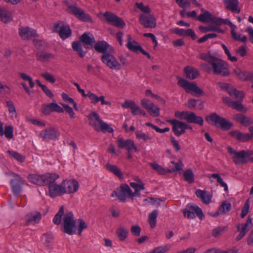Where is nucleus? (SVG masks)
<instances>
[{
	"instance_id": "f257e3e1",
	"label": "nucleus",
	"mask_w": 253,
	"mask_h": 253,
	"mask_svg": "<svg viewBox=\"0 0 253 253\" xmlns=\"http://www.w3.org/2000/svg\"><path fill=\"white\" fill-rule=\"evenodd\" d=\"M80 41H74L72 44V47L74 51H75L80 57L83 58L85 55L86 52L83 50L82 45L83 43L84 45L85 49H88V46L92 45L95 42L93 35L89 32L84 33L79 38Z\"/></svg>"
},
{
	"instance_id": "f03ea898",
	"label": "nucleus",
	"mask_w": 253,
	"mask_h": 253,
	"mask_svg": "<svg viewBox=\"0 0 253 253\" xmlns=\"http://www.w3.org/2000/svg\"><path fill=\"white\" fill-rule=\"evenodd\" d=\"M210 65L212 69V73L216 75H221L223 77L228 76L230 72L228 70V65L223 60L214 57L211 62Z\"/></svg>"
},
{
	"instance_id": "7ed1b4c3",
	"label": "nucleus",
	"mask_w": 253,
	"mask_h": 253,
	"mask_svg": "<svg viewBox=\"0 0 253 253\" xmlns=\"http://www.w3.org/2000/svg\"><path fill=\"white\" fill-rule=\"evenodd\" d=\"M227 151L232 156L231 159L233 161L235 164L239 165L247 163L248 161L246 159L253 155V151L252 150L237 152L229 146L227 147Z\"/></svg>"
},
{
	"instance_id": "20e7f679",
	"label": "nucleus",
	"mask_w": 253,
	"mask_h": 253,
	"mask_svg": "<svg viewBox=\"0 0 253 253\" xmlns=\"http://www.w3.org/2000/svg\"><path fill=\"white\" fill-rule=\"evenodd\" d=\"M63 228L65 233L72 235L76 233V220L72 211L66 212L63 217Z\"/></svg>"
},
{
	"instance_id": "39448f33",
	"label": "nucleus",
	"mask_w": 253,
	"mask_h": 253,
	"mask_svg": "<svg viewBox=\"0 0 253 253\" xmlns=\"http://www.w3.org/2000/svg\"><path fill=\"white\" fill-rule=\"evenodd\" d=\"M209 119L213 123V125L217 127H220L223 130H228L233 126V124L228 121L226 119L222 118L215 113H211L207 120Z\"/></svg>"
},
{
	"instance_id": "423d86ee",
	"label": "nucleus",
	"mask_w": 253,
	"mask_h": 253,
	"mask_svg": "<svg viewBox=\"0 0 253 253\" xmlns=\"http://www.w3.org/2000/svg\"><path fill=\"white\" fill-rule=\"evenodd\" d=\"M73 84L77 87L78 91L82 93V96L84 97H88L91 100V103L96 104L99 101L102 105H106L111 106V103L105 100V97L103 95L100 96H97L95 94L88 91L87 94H85L84 89L81 88L80 85L77 83H73Z\"/></svg>"
},
{
	"instance_id": "0eeeda50",
	"label": "nucleus",
	"mask_w": 253,
	"mask_h": 253,
	"mask_svg": "<svg viewBox=\"0 0 253 253\" xmlns=\"http://www.w3.org/2000/svg\"><path fill=\"white\" fill-rule=\"evenodd\" d=\"M184 216L188 219H194L196 215L200 219L204 217V214L201 208L196 205L188 204L182 211Z\"/></svg>"
},
{
	"instance_id": "6e6552de",
	"label": "nucleus",
	"mask_w": 253,
	"mask_h": 253,
	"mask_svg": "<svg viewBox=\"0 0 253 253\" xmlns=\"http://www.w3.org/2000/svg\"><path fill=\"white\" fill-rule=\"evenodd\" d=\"M177 84L184 89L187 93L193 92L198 95L204 93V91L198 86L196 83H190L185 79H180L177 82Z\"/></svg>"
},
{
	"instance_id": "1a4fd4ad",
	"label": "nucleus",
	"mask_w": 253,
	"mask_h": 253,
	"mask_svg": "<svg viewBox=\"0 0 253 253\" xmlns=\"http://www.w3.org/2000/svg\"><path fill=\"white\" fill-rule=\"evenodd\" d=\"M140 195V191H114L111 194V197L116 198V200L118 199L121 201H125L126 198H130L132 199L135 197H139Z\"/></svg>"
},
{
	"instance_id": "9d476101",
	"label": "nucleus",
	"mask_w": 253,
	"mask_h": 253,
	"mask_svg": "<svg viewBox=\"0 0 253 253\" xmlns=\"http://www.w3.org/2000/svg\"><path fill=\"white\" fill-rule=\"evenodd\" d=\"M101 59L102 62L111 69L120 70L121 69V64L109 53L102 54Z\"/></svg>"
},
{
	"instance_id": "9b49d317",
	"label": "nucleus",
	"mask_w": 253,
	"mask_h": 253,
	"mask_svg": "<svg viewBox=\"0 0 253 253\" xmlns=\"http://www.w3.org/2000/svg\"><path fill=\"white\" fill-rule=\"evenodd\" d=\"M68 8L69 12L75 15L80 20L84 22H93L91 16L89 14L85 13L82 9L75 5H69Z\"/></svg>"
},
{
	"instance_id": "f8f14e48",
	"label": "nucleus",
	"mask_w": 253,
	"mask_h": 253,
	"mask_svg": "<svg viewBox=\"0 0 253 253\" xmlns=\"http://www.w3.org/2000/svg\"><path fill=\"white\" fill-rule=\"evenodd\" d=\"M103 16L106 21L114 26L123 28L126 26V23L122 18L111 12L106 11L103 13Z\"/></svg>"
},
{
	"instance_id": "ddd939ff",
	"label": "nucleus",
	"mask_w": 253,
	"mask_h": 253,
	"mask_svg": "<svg viewBox=\"0 0 253 253\" xmlns=\"http://www.w3.org/2000/svg\"><path fill=\"white\" fill-rule=\"evenodd\" d=\"M139 21L140 24L146 28H154L156 26V20L151 13L140 14Z\"/></svg>"
},
{
	"instance_id": "4468645a",
	"label": "nucleus",
	"mask_w": 253,
	"mask_h": 253,
	"mask_svg": "<svg viewBox=\"0 0 253 253\" xmlns=\"http://www.w3.org/2000/svg\"><path fill=\"white\" fill-rule=\"evenodd\" d=\"M60 135L58 129L54 127L46 128L41 131L39 134L40 137L43 141H48L50 140H55Z\"/></svg>"
},
{
	"instance_id": "2eb2a0df",
	"label": "nucleus",
	"mask_w": 253,
	"mask_h": 253,
	"mask_svg": "<svg viewBox=\"0 0 253 253\" xmlns=\"http://www.w3.org/2000/svg\"><path fill=\"white\" fill-rule=\"evenodd\" d=\"M79 187L78 182L74 179L64 180L61 185H56L53 190H78Z\"/></svg>"
},
{
	"instance_id": "dca6fc26",
	"label": "nucleus",
	"mask_w": 253,
	"mask_h": 253,
	"mask_svg": "<svg viewBox=\"0 0 253 253\" xmlns=\"http://www.w3.org/2000/svg\"><path fill=\"white\" fill-rule=\"evenodd\" d=\"M117 143L118 147L119 148H126L127 151H131L132 150L135 152L138 151L137 147L131 139L125 140L121 137L117 140Z\"/></svg>"
},
{
	"instance_id": "f3484780",
	"label": "nucleus",
	"mask_w": 253,
	"mask_h": 253,
	"mask_svg": "<svg viewBox=\"0 0 253 253\" xmlns=\"http://www.w3.org/2000/svg\"><path fill=\"white\" fill-rule=\"evenodd\" d=\"M42 213L38 211H34L33 212L28 213L26 216V224L29 225L30 224L35 225L38 223L42 218Z\"/></svg>"
},
{
	"instance_id": "a211bd4d",
	"label": "nucleus",
	"mask_w": 253,
	"mask_h": 253,
	"mask_svg": "<svg viewBox=\"0 0 253 253\" xmlns=\"http://www.w3.org/2000/svg\"><path fill=\"white\" fill-rule=\"evenodd\" d=\"M89 124L92 126L95 130L99 131L100 121H102L99 117L97 112H92L87 116Z\"/></svg>"
},
{
	"instance_id": "6ab92c4d",
	"label": "nucleus",
	"mask_w": 253,
	"mask_h": 253,
	"mask_svg": "<svg viewBox=\"0 0 253 253\" xmlns=\"http://www.w3.org/2000/svg\"><path fill=\"white\" fill-rule=\"evenodd\" d=\"M19 34L22 39L30 40L36 36V31L28 27H20L19 28Z\"/></svg>"
},
{
	"instance_id": "aec40b11",
	"label": "nucleus",
	"mask_w": 253,
	"mask_h": 253,
	"mask_svg": "<svg viewBox=\"0 0 253 253\" xmlns=\"http://www.w3.org/2000/svg\"><path fill=\"white\" fill-rule=\"evenodd\" d=\"M15 177L14 179L10 180V184L12 190H20L24 185H27L24 180L21 178L19 175L12 173Z\"/></svg>"
},
{
	"instance_id": "412c9836",
	"label": "nucleus",
	"mask_w": 253,
	"mask_h": 253,
	"mask_svg": "<svg viewBox=\"0 0 253 253\" xmlns=\"http://www.w3.org/2000/svg\"><path fill=\"white\" fill-rule=\"evenodd\" d=\"M59 177V175L56 173H46L43 174V178L45 179V185H49V190H53L56 185L55 181Z\"/></svg>"
},
{
	"instance_id": "4be33fe9",
	"label": "nucleus",
	"mask_w": 253,
	"mask_h": 253,
	"mask_svg": "<svg viewBox=\"0 0 253 253\" xmlns=\"http://www.w3.org/2000/svg\"><path fill=\"white\" fill-rule=\"evenodd\" d=\"M188 123H194L202 126L204 120L202 117L197 116L194 112L187 111L185 120Z\"/></svg>"
},
{
	"instance_id": "5701e85b",
	"label": "nucleus",
	"mask_w": 253,
	"mask_h": 253,
	"mask_svg": "<svg viewBox=\"0 0 253 253\" xmlns=\"http://www.w3.org/2000/svg\"><path fill=\"white\" fill-rule=\"evenodd\" d=\"M196 195L204 204H208L211 202L212 196L211 191H196Z\"/></svg>"
},
{
	"instance_id": "b1692460",
	"label": "nucleus",
	"mask_w": 253,
	"mask_h": 253,
	"mask_svg": "<svg viewBox=\"0 0 253 253\" xmlns=\"http://www.w3.org/2000/svg\"><path fill=\"white\" fill-rule=\"evenodd\" d=\"M252 218L249 216L246 222L242 225L241 230L239 234L236 237V240L239 241L244 237L246 233L252 228Z\"/></svg>"
},
{
	"instance_id": "393cba45",
	"label": "nucleus",
	"mask_w": 253,
	"mask_h": 253,
	"mask_svg": "<svg viewBox=\"0 0 253 253\" xmlns=\"http://www.w3.org/2000/svg\"><path fill=\"white\" fill-rule=\"evenodd\" d=\"M172 125V130L174 134L179 136L185 132V129L183 127H180V121L177 120H172L169 121Z\"/></svg>"
},
{
	"instance_id": "a878e982",
	"label": "nucleus",
	"mask_w": 253,
	"mask_h": 253,
	"mask_svg": "<svg viewBox=\"0 0 253 253\" xmlns=\"http://www.w3.org/2000/svg\"><path fill=\"white\" fill-rule=\"evenodd\" d=\"M122 106L124 108H129L131 110V113L133 115L138 114L140 108L132 100H126L125 102L122 104Z\"/></svg>"
},
{
	"instance_id": "bb28decb",
	"label": "nucleus",
	"mask_w": 253,
	"mask_h": 253,
	"mask_svg": "<svg viewBox=\"0 0 253 253\" xmlns=\"http://www.w3.org/2000/svg\"><path fill=\"white\" fill-rule=\"evenodd\" d=\"M110 45L108 44V43L104 41H99L97 42L94 45V49L98 53H101L102 54H107L108 52H107V50L109 47Z\"/></svg>"
},
{
	"instance_id": "cd10ccee",
	"label": "nucleus",
	"mask_w": 253,
	"mask_h": 253,
	"mask_svg": "<svg viewBox=\"0 0 253 253\" xmlns=\"http://www.w3.org/2000/svg\"><path fill=\"white\" fill-rule=\"evenodd\" d=\"M234 72L239 79L243 81L250 80L253 82V74L242 71L239 68L235 69Z\"/></svg>"
},
{
	"instance_id": "c85d7f7f",
	"label": "nucleus",
	"mask_w": 253,
	"mask_h": 253,
	"mask_svg": "<svg viewBox=\"0 0 253 253\" xmlns=\"http://www.w3.org/2000/svg\"><path fill=\"white\" fill-rule=\"evenodd\" d=\"M36 57L38 60L42 62H48L50 60L55 58L54 54L44 51L38 52L36 54Z\"/></svg>"
},
{
	"instance_id": "c756f323",
	"label": "nucleus",
	"mask_w": 253,
	"mask_h": 253,
	"mask_svg": "<svg viewBox=\"0 0 253 253\" xmlns=\"http://www.w3.org/2000/svg\"><path fill=\"white\" fill-rule=\"evenodd\" d=\"M28 179L31 181L33 183L39 185H45L43 175H40L36 174H31L28 176Z\"/></svg>"
},
{
	"instance_id": "7c9ffc66",
	"label": "nucleus",
	"mask_w": 253,
	"mask_h": 253,
	"mask_svg": "<svg viewBox=\"0 0 253 253\" xmlns=\"http://www.w3.org/2000/svg\"><path fill=\"white\" fill-rule=\"evenodd\" d=\"M226 8L233 12L239 13L240 9L238 8L239 1L238 0H224Z\"/></svg>"
},
{
	"instance_id": "2f4dec72",
	"label": "nucleus",
	"mask_w": 253,
	"mask_h": 253,
	"mask_svg": "<svg viewBox=\"0 0 253 253\" xmlns=\"http://www.w3.org/2000/svg\"><path fill=\"white\" fill-rule=\"evenodd\" d=\"M58 33L62 39L65 40L71 36L72 31L69 25L62 24Z\"/></svg>"
},
{
	"instance_id": "473e14b6",
	"label": "nucleus",
	"mask_w": 253,
	"mask_h": 253,
	"mask_svg": "<svg viewBox=\"0 0 253 253\" xmlns=\"http://www.w3.org/2000/svg\"><path fill=\"white\" fill-rule=\"evenodd\" d=\"M184 72L186 77L191 80H193L199 76L198 71L193 67L187 66L185 68Z\"/></svg>"
},
{
	"instance_id": "72a5a7b5",
	"label": "nucleus",
	"mask_w": 253,
	"mask_h": 253,
	"mask_svg": "<svg viewBox=\"0 0 253 253\" xmlns=\"http://www.w3.org/2000/svg\"><path fill=\"white\" fill-rule=\"evenodd\" d=\"M106 167L108 170L118 177L119 179H121L123 178V174L122 172L116 166L111 165L110 164H107Z\"/></svg>"
},
{
	"instance_id": "f704fd0d",
	"label": "nucleus",
	"mask_w": 253,
	"mask_h": 253,
	"mask_svg": "<svg viewBox=\"0 0 253 253\" xmlns=\"http://www.w3.org/2000/svg\"><path fill=\"white\" fill-rule=\"evenodd\" d=\"M228 93L230 96H234L235 99L237 100H243L245 95L242 91L238 90L237 89L234 87H231L228 90Z\"/></svg>"
},
{
	"instance_id": "c9c22d12",
	"label": "nucleus",
	"mask_w": 253,
	"mask_h": 253,
	"mask_svg": "<svg viewBox=\"0 0 253 253\" xmlns=\"http://www.w3.org/2000/svg\"><path fill=\"white\" fill-rule=\"evenodd\" d=\"M170 164L171 166H169L170 168L167 169L168 172L170 173L182 170V168L184 166V165L181 160H179L177 163L171 161Z\"/></svg>"
},
{
	"instance_id": "e433bc0d",
	"label": "nucleus",
	"mask_w": 253,
	"mask_h": 253,
	"mask_svg": "<svg viewBox=\"0 0 253 253\" xmlns=\"http://www.w3.org/2000/svg\"><path fill=\"white\" fill-rule=\"evenodd\" d=\"M231 210V204L227 201H224L219 207L218 210L221 214H226Z\"/></svg>"
},
{
	"instance_id": "4c0bfd02",
	"label": "nucleus",
	"mask_w": 253,
	"mask_h": 253,
	"mask_svg": "<svg viewBox=\"0 0 253 253\" xmlns=\"http://www.w3.org/2000/svg\"><path fill=\"white\" fill-rule=\"evenodd\" d=\"M158 214V210H153L148 215V222L150 227L152 228H154L156 226Z\"/></svg>"
},
{
	"instance_id": "58836bf2",
	"label": "nucleus",
	"mask_w": 253,
	"mask_h": 253,
	"mask_svg": "<svg viewBox=\"0 0 253 253\" xmlns=\"http://www.w3.org/2000/svg\"><path fill=\"white\" fill-rule=\"evenodd\" d=\"M76 191H48L46 195H49L51 198H54L57 196L63 195L64 194L73 193Z\"/></svg>"
},
{
	"instance_id": "ea45409f",
	"label": "nucleus",
	"mask_w": 253,
	"mask_h": 253,
	"mask_svg": "<svg viewBox=\"0 0 253 253\" xmlns=\"http://www.w3.org/2000/svg\"><path fill=\"white\" fill-rule=\"evenodd\" d=\"M212 16L209 11H205V13L200 14L197 17V20L204 23L209 22L211 21Z\"/></svg>"
},
{
	"instance_id": "a19ab883",
	"label": "nucleus",
	"mask_w": 253,
	"mask_h": 253,
	"mask_svg": "<svg viewBox=\"0 0 253 253\" xmlns=\"http://www.w3.org/2000/svg\"><path fill=\"white\" fill-rule=\"evenodd\" d=\"M50 112H56L58 113H63L64 109L59 106L55 100L51 103L46 104Z\"/></svg>"
},
{
	"instance_id": "79ce46f5",
	"label": "nucleus",
	"mask_w": 253,
	"mask_h": 253,
	"mask_svg": "<svg viewBox=\"0 0 253 253\" xmlns=\"http://www.w3.org/2000/svg\"><path fill=\"white\" fill-rule=\"evenodd\" d=\"M64 213V207L62 206L58 212L53 218V222L56 225H59L61 221V218Z\"/></svg>"
},
{
	"instance_id": "37998d69",
	"label": "nucleus",
	"mask_w": 253,
	"mask_h": 253,
	"mask_svg": "<svg viewBox=\"0 0 253 253\" xmlns=\"http://www.w3.org/2000/svg\"><path fill=\"white\" fill-rule=\"evenodd\" d=\"M7 153L11 158L14 159L19 162L23 163L25 160V157L17 152L8 150Z\"/></svg>"
},
{
	"instance_id": "c03bdc74",
	"label": "nucleus",
	"mask_w": 253,
	"mask_h": 253,
	"mask_svg": "<svg viewBox=\"0 0 253 253\" xmlns=\"http://www.w3.org/2000/svg\"><path fill=\"white\" fill-rule=\"evenodd\" d=\"M184 179L189 183H192L194 181V173L191 169L186 170L183 174Z\"/></svg>"
},
{
	"instance_id": "a18cd8bd",
	"label": "nucleus",
	"mask_w": 253,
	"mask_h": 253,
	"mask_svg": "<svg viewBox=\"0 0 253 253\" xmlns=\"http://www.w3.org/2000/svg\"><path fill=\"white\" fill-rule=\"evenodd\" d=\"M242 101L241 100L233 101L230 107L238 111L245 113L247 111V109L243 106Z\"/></svg>"
},
{
	"instance_id": "49530a36",
	"label": "nucleus",
	"mask_w": 253,
	"mask_h": 253,
	"mask_svg": "<svg viewBox=\"0 0 253 253\" xmlns=\"http://www.w3.org/2000/svg\"><path fill=\"white\" fill-rule=\"evenodd\" d=\"M126 46L130 51L136 53H137L138 51L140 52L142 48L135 41H132V43H127Z\"/></svg>"
},
{
	"instance_id": "de8ad7c7",
	"label": "nucleus",
	"mask_w": 253,
	"mask_h": 253,
	"mask_svg": "<svg viewBox=\"0 0 253 253\" xmlns=\"http://www.w3.org/2000/svg\"><path fill=\"white\" fill-rule=\"evenodd\" d=\"M43 244L46 247H48L53 242V236L50 233H45L42 236Z\"/></svg>"
},
{
	"instance_id": "09e8293b",
	"label": "nucleus",
	"mask_w": 253,
	"mask_h": 253,
	"mask_svg": "<svg viewBox=\"0 0 253 253\" xmlns=\"http://www.w3.org/2000/svg\"><path fill=\"white\" fill-rule=\"evenodd\" d=\"M99 131H101L103 132H108L112 133L114 131V129L108 124L103 121H100Z\"/></svg>"
},
{
	"instance_id": "8fccbe9b",
	"label": "nucleus",
	"mask_w": 253,
	"mask_h": 253,
	"mask_svg": "<svg viewBox=\"0 0 253 253\" xmlns=\"http://www.w3.org/2000/svg\"><path fill=\"white\" fill-rule=\"evenodd\" d=\"M150 165L153 169H154L160 174H165L167 172H168L167 169H165L157 163H151L150 164Z\"/></svg>"
},
{
	"instance_id": "3c124183",
	"label": "nucleus",
	"mask_w": 253,
	"mask_h": 253,
	"mask_svg": "<svg viewBox=\"0 0 253 253\" xmlns=\"http://www.w3.org/2000/svg\"><path fill=\"white\" fill-rule=\"evenodd\" d=\"M118 238L121 241L125 240L127 236L128 231L124 227H120L116 231Z\"/></svg>"
},
{
	"instance_id": "603ef678",
	"label": "nucleus",
	"mask_w": 253,
	"mask_h": 253,
	"mask_svg": "<svg viewBox=\"0 0 253 253\" xmlns=\"http://www.w3.org/2000/svg\"><path fill=\"white\" fill-rule=\"evenodd\" d=\"M13 128L11 126H6L4 127L3 134L8 139H12L13 137Z\"/></svg>"
},
{
	"instance_id": "864d4df0",
	"label": "nucleus",
	"mask_w": 253,
	"mask_h": 253,
	"mask_svg": "<svg viewBox=\"0 0 253 253\" xmlns=\"http://www.w3.org/2000/svg\"><path fill=\"white\" fill-rule=\"evenodd\" d=\"M145 125L147 126H150V127H152L153 129L155 130L157 132H159V133H165V132H168L169 130V127H166L165 128L161 129V128H159V127H158L157 126H155L153 124H152V123H149V122L146 123L145 124Z\"/></svg>"
},
{
	"instance_id": "5fc2aeb1",
	"label": "nucleus",
	"mask_w": 253,
	"mask_h": 253,
	"mask_svg": "<svg viewBox=\"0 0 253 253\" xmlns=\"http://www.w3.org/2000/svg\"><path fill=\"white\" fill-rule=\"evenodd\" d=\"M19 76L24 81H27L29 82V85L31 88H33L35 85V84L33 81L32 78L24 73H19Z\"/></svg>"
},
{
	"instance_id": "6e6d98bb",
	"label": "nucleus",
	"mask_w": 253,
	"mask_h": 253,
	"mask_svg": "<svg viewBox=\"0 0 253 253\" xmlns=\"http://www.w3.org/2000/svg\"><path fill=\"white\" fill-rule=\"evenodd\" d=\"M226 229L227 227L226 226H218L213 230L212 235L215 238L218 237Z\"/></svg>"
},
{
	"instance_id": "4d7b16f0",
	"label": "nucleus",
	"mask_w": 253,
	"mask_h": 253,
	"mask_svg": "<svg viewBox=\"0 0 253 253\" xmlns=\"http://www.w3.org/2000/svg\"><path fill=\"white\" fill-rule=\"evenodd\" d=\"M9 15L10 13L7 10L0 8V19L2 21L6 22Z\"/></svg>"
},
{
	"instance_id": "13d9d810",
	"label": "nucleus",
	"mask_w": 253,
	"mask_h": 253,
	"mask_svg": "<svg viewBox=\"0 0 253 253\" xmlns=\"http://www.w3.org/2000/svg\"><path fill=\"white\" fill-rule=\"evenodd\" d=\"M41 76L46 81L51 83H54L56 80L54 76L48 72L42 73Z\"/></svg>"
},
{
	"instance_id": "bf43d9fd",
	"label": "nucleus",
	"mask_w": 253,
	"mask_h": 253,
	"mask_svg": "<svg viewBox=\"0 0 253 253\" xmlns=\"http://www.w3.org/2000/svg\"><path fill=\"white\" fill-rule=\"evenodd\" d=\"M135 5L138 9L143 12V13H151V9L149 6H144L142 2H136Z\"/></svg>"
},
{
	"instance_id": "052dcab7",
	"label": "nucleus",
	"mask_w": 253,
	"mask_h": 253,
	"mask_svg": "<svg viewBox=\"0 0 253 253\" xmlns=\"http://www.w3.org/2000/svg\"><path fill=\"white\" fill-rule=\"evenodd\" d=\"M250 208V202L249 200H247L245 202L242 209L241 214V218H244L248 214Z\"/></svg>"
},
{
	"instance_id": "680f3d73",
	"label": "nucleus",
	"mask_w": 253,
	"mask_h": 253,
	"mask_svg": "<svg viewBox=\"0 0 253 253\" xmlns=\"http://www.w3.org/2000/svg\"><path fill=\"white\" fill-rule=\"evenodd\" d=\"M149 114L154 117H158L160 115V108L154 104V107H151L150 110H147Z\"/></svg>"
},
{
	"instance_id": "e2e57ef3",
	"label": "nucleus",
	"mask_w": 253,
	"mask_h": 253,
	"mask_svg": "<svg viewBox=\"0 0 253 253\" xmlns=\"http://www.w3.org/2000/svg\"><path fill=\"white\" fill-rule=\"evenodd\" d=\"M135 135L137 138L142 139L145 141L151 139V138L148 135H146L141 131L137 130L135 132Z\"/></svg>"
},
{
	"instance_id": "0e129e2a",
	"label": "nucleus",
	"mask_w": 253,
	"mask_h": 253,
	"mask_svg": "<svg viewBox=\"0 0 253 253\" xmlns=\"http://www.w3.org/2000/svg\"><path fill=\"white\" fill-rule=\"evenodd\" d=\"M78 222L79 223V225L78 229V233L79 235H81L83 230L87 228V226L84 221L82 219H78Z\"/></svg>"
},
{
	"instance_id": "69168bd1",
	"label": "nucleus",
	"mask_w": 253,
	"mask_h": 253,
	"mask_svg": "<svg viewBox=\"0 0 253 253\" xmlns=\"http://www.w3.org/2000/svg\"><path fill=\"white\" fill-rule=\"evenodd\" d=\"M141 104L143 108L147 110H150L151 107L154 106V104L153 102L146 99H144L141 100Z\"/></svg>"
},
{
	"instance_id": "338daca9",
	"label": "nucleus",
	"mask_w": 253,
	"mask_h": 253,
	"mask_svg": "<svg viewBox=\"0 0 253 253\" xmlns=\"http://www.w3.org/2000/svg\"><path fill=\"white\" fill-rule=\"evenodd\" d=\"M141 229L138 225H133L131 227L130 231L133 236H139L140 235Z\"/></svg>"
},
{
	"instance_id": "774afa93",
	"label": "nucleus",
	"mask_w": 253,
	"mask_h": 253,
	"mask_svg": "<svg viewBox=\"0 0 253 253\" xmlns=\"http://www.w3.org/2000/svg\"><path fill=\"white\" fill-rule=\"evenodd\" d=\"M6 106L8 108V111L10 114H14L16 115V109L14 106L13 102L11 100H8L6 102Z\"/></svg>"
}]
</instances>
